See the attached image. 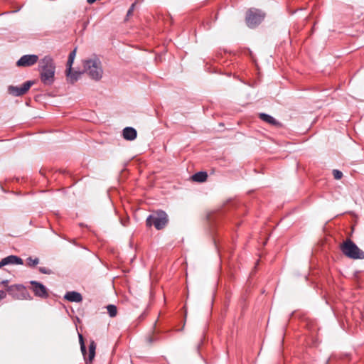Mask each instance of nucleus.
<instances>
[{
    "label": "nucleus",
    "instance_id": "obj_1",
    "mask_svg": "<svg viewBox=\"0 0 364 364\" xmlns=\"http://www.w3.org/2000/svg\"><path fill=\"white\" fill-rule=\"evenodd\" d=\"M40 78L45 85H51L55 81V65L53 58L46 55L38 64Z\"/></svg>",
    "mask_w": 364,
    "mask_h": 364
},
{
    "label": "nucleus",
    "instance_id": "obj_2",
    "mask_svg": "<svg viewBox=\"0 0 364 364\" xmlns=\"http://www.w3.org/2000/svg\"><path fill=\"white\" fill-rule=\"evenodd\" d=\"M84 72L86 73L90 78L95 80H99L102 78L103 70L100 60L97 58H91L83 61Z\"/></svg>",
    "mask_w": 364,
    "mask_h": 364
},
{
    "label": "nucleus",
    "instance_id": "obj_3",
    "mask_svg": "<svg viewBox=\"0 0 364 364\" xmlns=\"http://www.w3.org/2000/svg\"><path fill=\"white\" fill-rule=\"evenodd\" d=\"M343 254L353 259H364V252L361 250L350 239H347L341 245Z\"/></svg>",
    "mask_w": 364,
    "mask_h": 364
},
{
    "label": "nucleus",
    "instance_id": "obj_4",
    "mask_svg": "<svg viewBox=\"0 0 364 364\" xmlns=\"http://www.w3.org/2000/svg\"><path fill=\"white\" fill-rule=\"evenodd\" d=\"M168 223V215L164 210H159L148 216L146 220L147 227L154 225L156 230L164 229Z\"/></svg>",
    "mask_w": 364,
    "mask_h": 364
},
{
    "label": "nucleus",
    "instance_id": "obj_5",
    "mask_svg": "<svg viewBox=\"0 0 364 364\" xmlns=\"http://www.w3.org/2000/svg\"><path fill=\"white\" fill-rule=\"evenodd\" d=\"M264 17V12L257 9L251 8L246 12L245 22L249 28H253L260 24Z\"/></svg>",
    "mask_w": 364,
    "mask_h": 364
},
{
    "label": "nucleus",
    "instance_id": "obj_6",
    "mask_svg": "<svg viewBox=\"0 0 364 364\" xmlns=\"http://www.w3.org/2000/svg\"><path fill=\"white\" fill-rule=\"evenodd\" d=\"M6 290L9 294L15 299L27 300L32 299L26 288L22 284L9 286Z\"/></svg>",
    "mask_w": 364,
    "mask_h": 364
},
{
    "label": "nucleus",
    "instance_id": "obj_7",
    "mask_svg": "<svg viewBox=\"0 0 364 364\" xmlns=\"http://www.w3.org/2000/svg\"><path fill=\"white\" fill-rule=\"evenodd\" d=\"M30 284V289L36 296L41 299H47L49 296L48 289L43 284L33 280L31 281Z\"/></svg>",
    "mask_w": 364,
    "mask_h": 364
},
{
    "label": "nucleus",
    "instance_id": "obj_8",
    "mask_svg": "<svg viewBox=\"0 0 364 364\" xmlns=\"http://www.w3.org/2000/svg\"><path fill=\"white\" fill-rule=\"evenodd\" d=\"M33 84V81L29 80L24 82L21 87L11 85L9 87L8 91L14 96H21L26 94Z\"/></svg>",
    "mask_w": 364,
    "mask_h": 364
},
{
    "label": "nucleus",
    "instance_id": "obj_9",
    "mask_svg": "<svg viewBox=\"0 0 364 364\" xmlns=\"http://www.w3.org/2000/svg\"><path fill=\"white\" fill-rule=\"evenodd\" d=\"M38 61L37 55H24L16 62L18 67H30L35 65Z\"/></svg>",
    "mask_w": 364,
    "mask_h": 364
},
{
    "label": "nucleus",
    "instance_id": "obj_10",
    "mask_svg": "<svg viewBox=\"0 0 364 364\" xmlns=\"http://www.w3.org/2000/svg\"><path fill=\"white\" fill-rule=\"evenodd\" d=\"M23 259L15 255H10L1 259L0 268L7 264H23Z\"/></svg>",
    "mask_w": 364,
    "mask_h": 364
},
{
    "label": "nucleus",
    "instance_id": "obj_11",
    "mask_svg": "<svg viewBox=\"0 0 364 364\" xmlns=\"http://www.w3.org/2000/svg\"><path fill=\"white\" fill-rule=\"evenodd\" d=\"M122 135L126 140L132 141L136 138L137 132L133 127H127L123 129Z\"/></svg>",
    "mask_w": 364,
    "mask_h": 364
},
{
    "label": "nucleus",
    "instance_id": "obj_12",
    "mask_svg": "<svg viewBox=\"0 0 364 364\" xmlns=\"http://www.w3.org/2000/svg\"><path fill=\"white\" fill-rule=\"evenodd\" d=\"M64 299L70 302H80L82 300V296L77 291H68L65 294Z\"/></svg>",
    "mask_w": 364,
    "mask_h": 364
},
{
    "label": "nucleus",
    "instance_id": "obj_13",
    "mask_svg": "<svg viewBox=\"0 0 364 364\" xmlns=\"http://www.w3.org/2000/svg\"><path fill=\"white\" fill-rule=\"evenodd\" d=\"M259 117L261 120L275 127H281V123L276 120L273 117L265 114L260 113Z\"/></svg>",
    "mask_w": 364,
    "mask_h": 364
},
{
    "label": "nucleus",
    "instance_id": "obj_14",
    "mask_svg": "<svg viewBox=\"0 0 364 364\" xmlns=\"http://www.w3.org/2000/svg\"><path fill=\"white\" fill-rule=\"evenodd\" d=\"M65 73L68 77V81L72 84L75 83L79 79L81 75L80 72H73L72 70H70V73H68V70H65Z\"/></svg>",
    "mask_w": 364,
    "mask_h": 364
},
{
    "label": "nucleus",
    "instance_id": "obj_15",
    "mask_svg": "<svg viewBox=\"0 0 364 364\" xmlns=\"http://www.w3.org/2000/svg\"><path fill=\"white\" fill-rule=\"evenodd\" d=\"M208 178V174L206 172L200 171L193 175L192 178L194 181L196 182H204L206 181Z\"/></svg>",
    "mask_w": 364,
    "mask_h": 364
},
{
    "label": "nucleus",
    "instance_id": "obj_16",
    "mask_svg": "<svg viewBox=\"0 0 364 364\" xmlns=\"http://www.w3.org/2000/svg\"><path fill=\"white\" fill-rule=\"evenodd\" d=\"M107 312L111 317H114L117 314V307L114 305L110 304L107 306Z\"/></svg>",
    "mask_w": 364,
    "mask_h": 364
},
{
    "label": "nucleus",
    "instance_id": "obj_17",
    "mask_svg": "<svg viewBox=\"0 0 364 364\" xmlns=\"http://www.w3.org/2000/svg\"><path fill=\"white\" fill-rule=\"evenodd\" d=\"M38 263H39V259L37 257L33 259L32 257H30L27 258V259H26V264L28 267H33L36 266Z\"/></svg>",
    "mask_w": 364,
    "mask_h": 364
},
{
    "label": "nucleus",
    "instance_id": "obj_18",
    "mask_svg": "<svg viewBox=\"0 0 364 364\" xmlns=\"http://www.w3.org/2000/svg\"><path fill=\"white\" fill-rule=\"evenodd\" d=\"M159 340V337L158 336H156V335H151V336H149L147 338H146V341L149 343V344H151L153 343L154 342H156L157 341Z\"/></svg>",
    "mask_w": 364,
    "mask_h": 364
},
{
    "label": "nucleus",
    "instance_id": "obj_19",
    "mask_svg": "<svg viewBox=\"0 0 364 364\" xmlns=\"http://www.w3.org/2000/svg\"><path fill=\"white\" fill-rule=\"evenodd\" d=\"M136 3H137V2H136V1H135V2H134V3H133V4L131 5V6L129 7V10H128V11H127V13L126 20H127V19H128V18L132 15L133 11H134V9H135V6H136Z\"/></svg>",
    "mask_w": 364,
    "mask_h": 364
},
{
    "label": "nucleus",
    "instance_id": "obj_20",
    "mask_svg": "<svg viewBox=\"0 0 364 364\" xmlns=\"http://www.w3.org/2000/svg\"><path fill=\"white\" fill-rule=\"evenodd\" d=\"M333 176L335 179L339 180L343 177V173L337 169L333 170Z\"/></svg>",
    "mask_w": 364,
    "mask_h": 364
},
{
    "label": "nucleus",
    "instance_id": "obj_21",
    "mask_svg": "<svg viewBox=\"0 0 364 364\" xmlns=\"http://www.w3.org/2000/svg\"><path fill=\"white\" fill-rule=\"evenodd\" d=\"M95 356V352H90L89 351V355H88V358L87 359H85L86 360V362L87 363L89 362L90 363H91L94 359Z\"/></svg>",
    "mask_w": 364,
    "mask_h": 364
},
{
    "label": "nucleus",
    "instance_id": "obj_22",
    "mask_svg": "<svg viewBox=\"0 0 364 364\" xmlns=\"http://www.w3.org/2000/svg\"><path fill=\"white\" fill-rule=\"evenodd\" d=\"M73 61H74L73 60L68 58V62H67V69H66V70H68V73H70V70H72V65H73Z\"/></svg>",
    "mask_w": 364,
    "mask_h": 364
},
{
    "label": "nucleus",
    "instance_id": "obj_23",
    "mask_svg": "<svg viewBox=\"0 0 364 364\" xmlns=\"http://www.w3.org/2000/svg\"><path fill=\"white\" fill-rule=\"evenodd\" d=\"M39 271L43 274H50L51 273V270L46 267H39Z\"/></svg>",
    "mask_w": 364,
    "mask_h": 364
},
{
    "label": "nucleus",
    "instance_id": "obj_24",
    "mask_svg": "<svg viewBox=\"0 0 364 364\" xmlns=\"http://www.w3.org/2000/svg\"><path fill=\"white\" fill-rule=\"evenodd\" d=\"M96 344L94 341H91L89 346V351L90 352H95Z\"/></svg>",
    "mask_w": 364,
    "mask_h": 364
},
{
    "label": "nucleus",
    "instance_id": "obj_25",
    "mask_svg": "<svg viewBox=\"0 0 364 364\" xmlns=\"http://www.w3.org/2000/svg\"><path fill=\"white\" fill-rule=\"evenodd\" d=\"M75 55H76V49H74L72 52L70 53L68 58L74 60Z\"/></svg>",
    "mask_w": 364,
    "mask_h": 364
},
{
    "label": "nucleus",
    "instance_id": "obj_26",
    "mask_svg": "<svg viewBox=\"0 0 364 364\" xmlns=\"http://www.w3.org/2000/svg\"><path fill=\"white\" fill-rule=\"evenodd\" d=\"M80 348H81V351H82V354L85 355L86 353V348H85V343H82V346H80Z\"/></svg>",
    "mask_w": 364,
    "mask_h": 364
},
{
    "label": "nucleus",
    "instance_id": "obj_27",
    "mask_svg": "<svg viewBox=\"0 0 364 364\" xmlns=\"http://www.w3.org/2000/svg\"><path fill=\"white\" fill-rule=\"evenodd\" d=\"M6 296V294L4 291H0V300L4 299Z\"/></svg>",
    "mask_w": 364,
    "mask_h": 364
},
{
    "label": "nucleus",
    "instance_id": "obj_28",
    "mask_svg": "<svg viewBox=\"0 0 364 364\" xmlns=\"http://www.w3.org/2000/svg\"><path fill=\"white\" fill-rule=\"evenodd\" d=\"M79 341H80V346H82V343H84L83 337L80 334L79 335Z\"/></svg>",
    "mask_w": 364,
    "mask_h": 364
},
{
    "label": "nucleus",
    "instance_id": "obj_29",
    "mask_svg": "<svg viewBox=\"0 0 364 364\" xmlns=\"http://www.w3.org/2000/svg\"><path fill=\"white\" fill-rule=\"evenodd\" d=\"M96 0H87V3L90 4H93L94 2H95Z\"/></svg>",
    "mask_w": 364,
    "mask_h": 364
},
{
    "label": "nucleus",
    "instance_id": "obj_30",
    "mask_svg": "<svg viewBox=\"0 0 364 364\" xmlns=\"http://www.w3.org/2000/svg\"><path fill=\"white\" fill-rule=\"evenodd\" d=\"M7 282H8L7 281H3V282H2V283H3V284H6V283H7Z\"/></svg>",
    "mask_w": 364,
    "mask_h": 364
}]
</instances>
